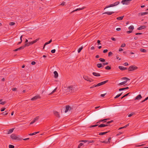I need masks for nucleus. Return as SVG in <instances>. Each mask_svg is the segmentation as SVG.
<instances>
[{
	"label": "nucleus",
	"instance_id": "21",
	"mask_svg": "<svg viewBox=\"0 0 148 148\" xmlns=\"http://www.w3.org/2000/svg\"><path fill=\"white\" fill-rule=\"evenodd\" d=\"M54 77L55 78H57L58 76V74L56 71L54 72Z\"/></svg>",
	"mask_w": 148,
	"mask_h": 148
},
{
	"label": "nucleus",
	"instance_id": "50",
	"mask_svg": "<svg viewBox=\"0 0 148 148\" xmlns=\"http://www.w3.org/2000/svg\"><path fill=\"white\" fill-rule=\"evenodd\" d=\"M112 54V53L111 51H110L108 53V56H110Z\"/></svg>",
	"mask_w": 148,
	"mask_h": 148
},
{
	"label": "nucleus",
	"instance_id": "33",
	"mask_svg": "<svg viewBox=\"0 0 148 148\" xmlns=\"http://www.w3.org/2000/svg\"><path fill=\"white\" fill-rule=\"evenodd\" d=\"M83 47L82 46L78 49V53H79L81 52L82 50L83 49Z\"/></svg>",
	"mask_w": 148,
	"mask_h": 148
},
{
	"label": "nucleus",
	"instance_id": "44",
	"mask_svg": "<svg viewBox=\"0 0 148 148\" xmlns=\"http://www.w3.org/2000/svg\"><path fill=\"white\" fill-rule=\"evenodd\" d=\"M126 45L125 43H123L122 44L121 47H125Z\"/></svg>",
	"mask_w": 148,
	"mask_h": 148
},
{
	"label": "nucleus",
	"instance_id": "29",
	"mask_svg": "<svg viewBox=\"0 0 148 148\" xmlns=\"http://www.w3.org/2000/svg\"><path fill=\"white\" fill-rule=\"evenodd\" d=\"M128 29H129L131 30V31H132V30H133V29H134V27L133 26V25H131V26H130L128 27Z\"/></svg>",
	"mask_w": 148,
	"mask_h": 148
},
{
	"label": "nucleus",
	"instance_id": "27",
	"mask_svg": "<svg viewBox=\"0 0 148 148\" xmlns=\"http://www.w3.org/2000/svg\"><path fill=\"white\" fill-rule=\"evenodd\" d=\"M124 16H121L118 17L116 19L119 20H121L123 19Z\"/></svg>",
	"mask_w": 148,
	"mask_h": 148
},
{
	"label": "nucleus",
	"instance_id": "28",
	"mask_svg": "<svg viewBox=\"0 0 148 148\" xmlns=\"http://www.w3.org/2000/svg\"><path fill=\"white\" fill-rule=\"evenodd\" d=\"M140 51L143 52L144 53H146L147 52V51L146 49L143 48H140Z\"/></svg>",
	"mask_w": 148,
	"mask_h": 148
},
{
	"label": "nucleus",
	"instance_id": "43",
	"mask_svg": "<svg viewBox=\"0 0 148 148\" xmlns=\"http://www.w3.org/2000/svg\"><path fill=\"white\" fill-rule=\"evenodd\" d=\"M98 125H91V126H90V127L91 128V127H95L96 126H97Z\"/></svg>",
	"mask_w": 148,
	"mask_h": 148
},
{
	"label": "nucleus",
	"instance_id": "46",
	"mask_svg": "<svg viewBox=\"0 0 148 148\" xmlns=\"http://www.w3.org/2000/svg\"><path fill=\"white\" fill-rule=\"evenodd\" d=\"M12 90L13 91H15L16 90L17 88H12Z\"/></svg>",
	"mask_w": 148,
	"mask_h": 148
},
{
	"label": "nucleus",
	"instance_id": "62",
	"mask_svg": "<svg viewBox=\"0 0 148 148\" xmlns=\"http://www.w3.org/2000/svg\"><path fill=\"white\" fill-rule=\"evenodd\" d=\"M111 39L113 41H115L116 40V39L114 38L113 37L111 38Z\"/></svg>",
	"mask_w": 148,
	"mask_h": 148
},
{
	"label": "nucleus",
	"instance_id": "58",
	"mask_svg": "<svg viewBox=\"0 0 148 148\" xmlns=\"http://www.w3.org/2000/svg\"><path fill=\"white\" fill-rule=\"evenodd\" d=\"M36 64V62L34 61H32L31 62V64L32 65H35Z\"/></svg>",
	"mask_w": 148,
	"mask_h": 148
},
{
	"label": "nucleus",
	"instance_id": "1",
	"mask_svg": "<svg viewBox=\"0 0 148 148\" xmlns=\"http://www.w3.org/2000/svg\"><path fill=\"white\" fill-rule=\"evenodd\" d=\"M76 90L75 88L73 86L71 85L68 86L66 88L65 90L66 92H70L71 93H73Z\"/></svg>",
	"mask_w": 148,
	"mask_h": 148
},
{
	"label": "nucleus",
	"instance_id": "13",
	"mask_svg": "<svg viewBox=\"0 0 148 148\" xmlns=\"http://www.w3.org/2000/svg\"><path fill=\"white\" fill-rule=\"evenodd\" d=\"M114 12H105L103 14H106L108 15H111L112 14H113L114 13Z\"/></svg>",
	"mask_w": 148,
	"mask_h": 148
},
{
	"label": "nucleus",
	"instance_id": "49",
	"mask_svg": "<svg viewBox=\"0 0 148 148\" xmlns=\"http://www.w3.org/2000/svg\"><path fill=\"white\" fill-rule=\"evenodd\" d=\"M113 120H111L110 121H108V122H107V124H108L111 123H112V122H113Z\"/></svg>",
	"mask_w": 148,
	"mask_h": 148
},
{
	"label": "nucleus",
	"instance_id": "60",
	"mask_svg": "<svg viewBox=\"0 0 148 148\" xmlns=\"http://www.w3.org/2000/svg\"><path fill=\"white\" fill-rule=\"evenodd\" d=\"M73 107H70L69 106V111H71V110H73Z\"/></svg>",
	"mask_w": 148,
	"mask_h": 148
},
{
	"label": "nucleus",
	"instance_id": "54",
	"mask_svg": "<svg viewBox=\"0 0 148 148\" xmlns=\"http://www.w3.org/2000/svg\"><path fill=\"white\" fill-rule=\"evenodd\" d=\"M108 51V50L107 49H104L103 51V53H106Z\"/></svg>",
	"mask_w": 148,
	"mask_h": 148
},
{
	"label": "nucleus",
	"instance_id": "55",
	"mask_svg": "<svg viewBox=\"0 0 148 148\" xmlns=\"http://www.w3.org/2000/svg\"><path fill=\"white\" fill-rule=\"evenodd\" d=\"M132 31L130 30V31H127V33L128 34H130V33H132Z\"/></svg>",
	"mask_w": 148,
	"mask_h": 148
},
{
	"label": "nucleus",
	"instance_id": "34",
	"mask_svg": "<svg viewBox=\"0 0 148 148\" xmlns=\"http://www.w3.org/2000/svg\"><path fill=\"white\" fill-rule=\"evenodd\" d=\"M122 79L123 80H130V79L127 77H124L122 78Z\"/></svg>",
	"mask_w": 148,
	"mask_h": 148
},
{
	"label": "nucleus",
	"instance_id": "32",
	"mask_svg": "<svg viewBox=\"0 0 148 148\" xmlns=\"http://www.w3.org/2000/svg\"><path fill=\"white\" fill-rule=\"evenodd\" d=\"M106 70H110L111 69V68L109 66H107L105 68Z\"/></svg>",
	"mask_w": 148,
	"mask_h": 148
},
{
	"label": "nucleus",
	"instance_id": "30",
	"mask_svg": "<svg viewBox=\"0 0 148 148\" xmlns=\"http://www.w3.org/2000/svg\"><path fill=\"white\" fill-rule=\"evenodd\" d=\"M99 60L100 61L102 62H104L105 61V60L103 58H101L99 59Z\"/></svg>",
	"mask_w": 148,
	"mask_h": 148
},
{
	"label": "nucleus",
	"instance_id": "18",
	"mask_svg": "<svg viewBox=\"0 0 148 148\" xmlns=\"http://www.w3.org/2000/svg\"><path fill=\"white\" fill-rule=\"evenodd\" d=\"M69 106L67 105L66 106V110L65 111V112L66 113L68 111H69Z\"/></svg>",
	"mask_w": 148,
	"mask_h": 148
},
{
	"label": "nucleus",
	"instance_id": "14",
	"mask_svg": "<svg viewBox=\"0 0 148 148\" xmlns=\"http://www.w3.org/2000/svg\"><path fill=\"white\" fill-rule=\"evenodd\" d=\"M146 28V26L145 25L141 26L140 27H138L137 29L138 30H140L142 29H145Z\"/></svg>",
	"mask_w": 148,
	"mask_h": 148
},
{
	"label": "nucleus",
	"instance_id": "40",
	"mask_svg": "<svg viewBox=\"0 0 148 148\" xmlns=\"http://www.w3.org/2000/svg\"><path fill=\"white\" fill-rule=\"evenodd\" d=\"M39 119V116H36L35 118L34 119V120L36 121H37L38 119Z\"/></svg>",
	"mask_w": 148,
	"mask_h": 148
},
{
	"label": "nucleus",
	"instance_id": "6",
	"mask_svg": "<svg viewBox=\"0 0 148 148\" xmlns=\"http://www.w3.org/2000/svg\"><path fill=\"white\" fill-rule=\"evenodd\" d=\"M132 0H123L121 1L122 3L123 4L128 5L130 3V2Z\"/></svg>",
	"mask_w": 148,
	"mask_h": 148
},
{
	"label": "nucleus",
	"instance_id": "9",
	"mask_svg": "<svg viewBox=\"0 0 148 148\" xmlns=\"http://www.w3.org/2000/svg\"><path fill=\"white\" fill-rule=\"evenodd\" d=\"M24 48V46H22L20 47L17 48L16 49H14L13 50V51H18V50H20L21 49H23Z\"/></svg>",
	"mask_w": 148,
	"mask_h": 148
},
{
	"label": "nucleus",
	"instance_id": "41",
	"mask_svg": "<svg viewBox=\"0 0 148 148\" xmlns=\"http://www.w3.org/2000/svg\"><path fill=\"white\" fill-rule=\"evenodd\" d=\"M98 86H97V85H93L92 86H91L90 87V88L91 89V88H92L95 87H97Z\"/></svg>",
	"mask_w": 148,
	"mask_h": 148
},
{
	"label": "nucleus",
	"instance_id": "17",
	"mask_svg": "<svg viewBox=\"0 0 148 148\" xmlns=\"http://www.w3.org/2000/svg\"><path fill=\"white\" fill-rule=\"evenodd\" d=\"M54 114H55V115L57 117H60V115L59 114V113L57 111H54Z\"/></svg>",
	"mask_w": 148,
	"mask_h": 148
},
{
	"label": "nucleus",
	"instance_id": "45",
	"mask_svg": "<svg viewBox=\"0 0 148 148\" xmlns=\"http://www.w3.org/2000/svg\"><path fill=\"white\" fill-rule=\"evenodd\" d=\"M57 88H56L50 94H53V93H54L55 91L57 89Z\"/></svg>",
	"mask_w": 148,
	"mask_h": 148
},
{
	"label": "nucleus",
	"instance_id": "25",
	"mask_svg": "<svg viewBox=\"0 0 148 148\" xmlns=\"http://www.w3.org/2000/svg\"><path fill=\"white\" fill-rule=\"evenodd\" d=\"M39 38H37L35 40L31 42V44L32 45L35 43L36 42H37L39 40Z\"/></svg>",
	"mask_w": 148,
	"mask_h": 148
},
{
	"label": "nucleus",
	"instance_id": "19",
	"mask_svg": "<svg viewBox=\"0 0 148 148\" xmlns=\"http://www.w3.org/2000/svg\"><path fill=\"white\" fill-rule=\"evenodd\" d=\"M97 66L98 68H100L101 67H103V66L101 63L97 64Z\"/></svg>",
	"mask_w": 148,
	"mask_h": 148
},
{
	"label": "nucleus",
	"instance_id": "42",
	"mask_svg": "<svg viewBox=\"0 0 148 148\" xmlns=\"http://www.w3.org/2000/svg\"><path fill=\"white\" fill-rule=\"evenodd\" d=\"M5 109L6 108H1V112L5 110Z\"/></svg>",
	"mask_w": 148,
	"mask_h": 148
},
{
	"label": "nucleus",
	"instance_id": "57",
	"mask_svg": "<svg viewBox=\"0 0 148 148\" xmlns=\"http://www.w3.org/2000/svg\"><path fill=\"white\" fill-rule=\"evenodd\" d=\"M108 62H106V63H103V65L104 66V65H108Z\"/></svg>",
	"mask_w": 148,
	"mask_h": 148
},
{
	"label": "nucleus",
	"instance_id": "24",
	"mask_svg": "<svg viewBox=\"0 0 148 148\" xmlns=\"http://www.w3.org/2000/svg\"><path fill=\"white\" fill-rule=\"evenodd\" d=\"M148 14V12H142V13H139L138 14V15H143L145 14Z\"/></svg>",
	"mask_w": 148,
	"mask_h": 148
},
{
	"label": "nucleus",
	"instance_id": "22",
	"mask_svg": "<svg viewBox=\"0 0 148 148\" xmlns=\"http://www.w3.org/2000/svg\"><path fill=\"white\" fill-rule=\"evenodd\" d=\"M127 82V80H126L125 81H124V82H121V83H119L118 84V85L119 86H120V85H123V84H125Z\"/></svg>",
	"mask_w": 148,
	"mask_h": 148
},
{
	"label": "nucleus",
	"instance_id": "12",
	"mask_svg": "<svg viewBox=\"0 0 148 148\" xmlns=\"http://www.w3.org/2000/svg\"><path fill=\"white\" fill-rule=\"evenodd\" d=\"M108 125L107 124H100L98 126V127H105L106 126H108Z\"/></svg>",
	"mask_w": 148,
	"mask_h": 148
},
{
	"label": "nucleus",
	"instance_id": "4",
	"mask_svg": "<svg viewBox=\"0 0 148 148\" xmlns=\"http://www.w3.org/2000/svg\"><path fill=\"white\" fill-rule=\"evenodd\" d=\"M137 67L136 66H131L128 68V71L135 70L137 69Z\"/></svg>",
	"mask_w": 148,
	"mask_h": 148
},
{
	"label": "nucleus",
	"instance_id": "61",
	"mask_svg": "<svg viewBox=\"0 0 148 148\" xmlns=\"http://www.w3.org/2000/svg\"><path fill=\"white\" fill-rule=\"evenodd\" d=\"M83 145V144L82 143H80L79 145L78 146L81 147V146H82Z\"/></svg>",
	"mask_w": 148,
	"mask_h": 148
},
{
	"label": "nucleus",
	"instance_id": "3",
	"mask_svg": "<svg viewBox=\"0 0 148 148\" xmlns=\"http://www.w3.org/2000/svg\"><path fill=\"white\" fill-rule=\"evenodd\" d=\"M119 3V2L118 1H117L115 2L114 3L112 4H111L109 5L108 6H106V7L104 8V10L106 8H109L111 7H113L116 6L118 5Z\"/></svg>",
	"mask_w": 148,
	"mask_h": 148
},
{
	"label": "nucleus",
	"instance_id": "39",
	"mask_svg": "<svg viewBox=\"0 0 148 148\" xmlns=\"http://www.w3.org/2000/svg\"><path fill=\"white\" fill-rule=\"evenodd\" d=\"M9 148H14V146L13 145H10L9 146Z\"/></svg>",
	"mask_w": 148,
	"mask_h": 148
},
{
	"label": "nucleus",
	"instance_id": "20",
	"mask_svg": "<svg viewBox=\"0 0 148 148\" xmlns=\"http://www.w3.org/2000/svg\"><path fill=\"white\" fill-rule=\"evenodd\" d=\"M92 74L95 76H100V74L99 73H97L95 72H93Z\"/></svg>",
	"mask_w": 148,
	"mask_h": 148
},
{
	"label": "nucleus",
	"instance_id": "63",
	"mask_svg": "<svg viewBox=\"0 0 148 148\" xmlns=\"http://www.w3.org/2000/svg\"><path fill=\"white\" fill-rule=\"evenodd\" d=\"M133 113H132L131 114H129L128 115V116L129 117H130L131 116L133 115Z\"/></svg>",
	"mask_w": 148,
	"mask_h": 148
},
{
	"label": "nucleus",
	"instance_id": "23",
	"mask_svg": "<svg viewBox=\"0 0 148 148\" xmlns=\"http://www.w3.org/2000/svg\"><path fill=\"white\" fill-rule=\"evenodd\" d=\"M14 128H12L9 130L8 131V134H9L12 133L14 131Z\"/></svg>",
	"mask_w": 148,
	"mask_h": 148
},
{
	"label": "nucleus",
	"instance_id": "31",
	"mask_svg": "<svg viewBox=\"0 0 148 148\" xmlns=\"http://www.w3.org/2000/svg\"><path fill=\"white\" fill-rule=\"evenodd\" d=\"M39 133V132H34V133H33L29 134V135H30V136L34 135L36 134H37V133Z\"/></svg>",
	"mask_w": 148,
	"mask_h": 148
},
{
	"label": "nucleus",
	"instance_id": "26",
	"mask_svg": "<svg viewBox=\"0 0 148 148\" xmlns=\"http://www.w3.org/2000/svg\"><path fill=\"white\" fill-rule=\"evenodd\" d=\"M109 132V131H108V132H101L99 134V135H104V134H106L107 133H108Z\"/></svg>",
	"mask_w": 148,
	"mask_h": 148
},
{
	"label": "nucleus",
	"instance_id": "10",
	"mask_svg": "<svg viewBox=\"0 0 148 148\" xmlns=\"http://www.w3.org/2000/svg\"><path fill=\"white\" fill-rule=\"evenodd\" d=\"M142 98V97L140 94L137 96L135 98V100H139Z\"/></svg>",
	"mask_w": 148,
	"mask_h": 148
},
{
	"label": "nucleus",
	"instance_id": "5",
	"mask_svg": "<svg viewBox=\"0 0 148 148\" xmlns=\"http://www.w3.org/2000/svg\"><path fill=\"white\" fill-rule=\"evenodd\" d=\"M83 78L89 82H92L93 81V80L88 77L87 76L84 75L83 76Z\"/></svg>",
	"mask_w": 148,
	"mask_h": 148
},
{
	"label": "nucleus",
	"instance_id": "35",
	"mask_svg": "<svg viewBox=\"0 0 148 148\" xmlns=\"http://www.w3.org/2000/svg\"><path fill=\"white\" fill-rule=\"evenodd\" d=\"M108 119H104L101 120L100 121H101V122L103 121V122H106V120H108Z\"/></svg>",
	"mask_w": 148,
	"mask_h": 148
},
{
	"label": "nucleus",
	"instance_id": "48",
	"mask_svg": "<svg viewBox=\"0 0 148 148\" xmlns=\"http://www.w3.org/2000/svg\"><path fill=\"white\" fill-rule=\"evenodd\" d=\"M56 50L55 49H53L51 50V52L52 53H54L55 52Z\"/></svg>",
	"mask_w": 148,
	"mask_h": 148
},
{
	"label": "nucleus",
	"instance_id": "47",
	"mask_svg": "<svg viewBox=\"0 0 148 148\" xmlns=\"http://www.w3.org/2000/svg\"><path fill=\"white\" fill-rule=\"evenodd\" d=\"M49 44V43H48V42H46L44 45V46H43V49H44L45 47V46L46 45H47V44Z\"/></svg>",
	"mask_w": 148,
	"mask_h": 148
},
{
	"label": "nucleus",
	"instance_id": "56",
	"mask_svg": "<svg viewBox=\"0 0 148 148\" xmlns=\"http://www.w3.org/2000/svg\"><path fill=\"white\" fill-rule=\"evenodd\" d=\"M5 101L2 102L0 103V104L2 105H3L5 104Z\"/></svg>",
	"mask_w": 148,
	"mask_h": 148
},
{
	"label": "nucleus",
	"instance_id": "59",
	"mask_svg": "<svg viewBox=\"0 0 148 148\" xmlns=\"http://www.w3.org/2000/svg\"><path fill=\"white\" fill-rule=\"evenodd\" d=\"M125 90V89L124 88H120L119 90V91H121V90Z\"/></svg>",
	"mask_w": 148,
	"mask_h": 148
},
{
	"label": "nucleus",
	"instance_id": "11",
	"mask_svg": "<svg viewBox=\"0 0 148 148\" xmlns=\"http://www.w3.org/2000/svg\"><path fill=\"white\" fill-rule=\"evenodd\" d=\"M119 69L123 71L127 69V68L126 67H124L122 66H119Z\"/></svg>",
	"mask_w": 148,
	"mask_h": 148
},
{
	"label": "nucleus",
	"instance_id": "38",
	"mask_svg": "<svg viewBox=\"0 0 148 148\" xmlns=\"http://www.w3.org/2000/svg\"><path fill=\"white\" fill-rule=\"evenodd\" d=\"M15 24V23L14 22H11L10 23L9 25L11 26H12V25H14Z\"/></svg>",
	"mask_w": 148,
	"mask_h": 148
},
{
	"label": "nucleus",
	"instance_id": "36",
	"mask_svg": "<svg viewBox=\"0 0 148 148\" xmlns=\"http://www.w3.org/2000/svg\"><path fill=\"white\" fill-rule=\"evenodd\" d=\"M7 112V111H6L5 112H3L2 113V114H3V115H7L8 114V112Z\"/></svg>",
	"mask_w": 148,
	"mask_h": 148
},
{
	"label": "nucleus",
	"instance_id": "64",
	"mask_svg": "<svg viewBox=\"0 0 148 148\" xmlns=\"http://www.w3.org/2000/svg\"><path fill=\"white\" fill-rule=\"evenodd\" d=\"M124 65L125 66H127L128 65V64L127 63V62H125L124 64Z\"/></svg>",
	"mask_w": 148,
	"mask_h": 148
},
{
	"label": "nucleus",
	"instance_id": "16",
	"mask_svg": "<svg viewBox=\"0 0 148 148\" xmlns=\"http://www.w3.org/2000/svg\"><path fill=\"white\" fill-rule=\"evenodd\" d=\"M84 8H77L75 10H73V11H72L71 12V13H72L73 12H75L77 11H79V10H82Z\"/></svg>",
	"mask_w": 148,
	"mask_h": 148
},
{
	"label": "nucleus",
	"instance_id": "52",
	"mask_svg": "<svg viewBox=\"0 0 148 148\" xmlns=\"http://www.w3.org/2000/svg\"><path fill=\"white\" fill-rule=\"evenodd\" d=\"M142 33H136L135 34L137 35H142Z\"/></svg>",
	"mask_w": 148,
	"mask_h": 148
},
{
	"label": "nucleus",
	"instance_id": "37",
	"mask_svg": "<svg viewBox=\"0 0 148 148\" xmlns=\"http://www.w3.org/2000/svg\"><path fill=\"white\" fill-rule=\"evenodd\" d=\"M130 94V93H128L127 94H126L125 95H124L123 97H122L121 99H123V98L126 97H127V96L129 94Z\"/></svg>",
	"mask_w": 148,
	"mask_h": 148
},
{
	"label": "nucleus",
	"instance_id": "51",
	"mask_svg": "<svg viewBox=\"0 0 148 148\" xmlns=\"http://www.w3.org/2000/svg\"><path fill=\"white\" fill-rule=\"evenodd\" d=\"M81 142H84V143H86V142H88V140H82L81 141Z\"/></svg>",
	"mask_w": 148,
	"mask_h": 148
},
{
	"label": "nucleus",
	"instance_id": "2",
	"mask_svg": "<svg viewBox=\"0 0 148 148\" xmlns=\"http://www.w3.org/2000/svg\"><path fill=\"white\" fill-rule=\"evenodd\" d=\"M10 137L12 140H21L22 138L20 137L19 136H17L16 135L14 134H12L11 136Z\"/></svg>",
	"mask_w": 148,
	"mask_h": 148
},
{
	"label": "nucleus",
	"instance_id": "7",
	"mask_svg": "<svg viewBox=\"0 0 148 148\" xmlns=\"http://www.w3.org/2000/svg\"><path fill=\"white\" fill-rule=\"evenodd\" d=\"M108 80H107L105 81H104L103 82H101L100 83H99L97 84V86H101V85H103L105 84H106V83H107L108 82Z\"/></svg>",
	"mask_w": 148,
	"mask_h": 148
},
{
	"label": "nucleus",
	"instance_id": "53",
	"mask_svg": "<svg viewBox=\"0 0 148 148\" xmlns=\"http://www.w3.org/2000/svg\"><path fill=\"white\" fill-rule=\"evenodd\" d=\"M36 121L34 120H33V121H32L31 123H30V124H32L33 123H34V122H35Z\"/></svg>",
	"mask_w": 148,
	"mask_h": 148
},
{
	"label": "nucleus",
	"instance_id": "15",
	"mask_svg": "<svg viewBox=\"0 0 148 148\" xmlns=\"http://www.w3.org/2000/svg\"><path fill=\"white\" fill-rule=\"evenodd\" d=\"M31 43V42H28L25 43V44L23 46H24V48H25L26 46H28L30 45H32Z\"/></svg>",
	"mask_w": 148,
	"mask_h": 148
},
{
	"label": "nucleus",
	"instance_id": "8",
	"mask_svg": "<svg viewBox=\"0 0 148 148\" xmlns=\"http://www.w3.org/2000/svg\"><path fill=\"white\" fill-rule=\"evenodd\" d=\"M40 98V95H37L35 96V97H33L31 99V100L32 101H34V100H36Z\"/></svg>",
	"mask_w": 148,
	"mask_h": 148
}]
</instances>
